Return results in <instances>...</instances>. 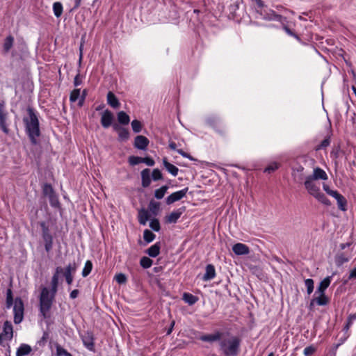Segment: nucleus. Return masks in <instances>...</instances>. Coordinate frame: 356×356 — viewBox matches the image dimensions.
<instances>
[{"mask_svg": "<svg viewBox=\"0 0 356 356\" xmlns=\"http://www.w3.org/2000/svg\"><path fill=\"white\" fill-rule=\"evenodd\" d=\"M61 272V266H58L55 268V271L51 280V289H49L46 286H42L41 288L39 296V313L44 319H48L51 317L50 310L58 291L59 276Z\"/></svg>", "mask_w": 356, "mask_h": 356, "instance_id": "1", "label": "nucleus"}, {"mask_svg": "<svg viewBox=\"0 0 356 356\" xmlns=\"http://www.w3.org/2000/svg\"><path fill=\"white\" fill-rule=\"evenodd\" d=\"M26 112L28 115L24 116L22 120L25 133L31 145H37L39 144L38 138L41 136L39 121L40 115L38 112L31 106L26 108Z\"/></svg>", "mask_w": 356, "mask_h": 356, "instance_id": "2", "label": "nucleus"}, {"mask_svg": "<svg viewBox=\"0 0 356 356\" xmlns=\"http://www.w3.org/2000/svg\"><path fill=\"white\" fill-rule=\"evenodd\" d=\"M241 342L239 337L224 332L219 343V350L224 356H237L240 352Z\"/></svg>", "mask_w": 356, "mask_h": 356, "instance_id": "3", "label": "nucleus"}, {"mask_svg": "<svg viewBox=\"0 0 356 356\" xmlns=\"http://www.w3.org/2000/svg\"><path fill=\"white\" fill-rule=\"evenodd\" d=\"M11 288L12 283L10 282V287L6 291V307L7 309L11 308L13 305V296ZM24 311V306L22 298L19 297L15 298L13 305L14 323L15 324H19L23 321Z\"/></svg>", "mask_w": 356, "mask_h": 356, "instance_id": "4", "label": "nucleus"}, {"mask_svg": "<svg viewBox=\"0 0 356 356\" xmlns=\"http://www.w3.org/2000/svg\"><path fill=\"white\" fill-rule=\"evenodd\" d=\"M254 2L257 6V13H259L261 18L268 21H280L282 15L277 14L271 9H267V6L262 0H255Z\"/></svg>", "mask_w": 356, "mask_h": 356, "instance_id": "5", "label": "nucleus"}, {"mask_svg": "<svg viewBox=\"0 0 356 356\" xmlns=\"http://www.w3.org/2000/svg\"><path fill=\"white\" fill-rule=\"evenodd\" d=\"M40 226L42 229V238L44 243V249L47 252H49L53 248L54 238L50 232L49 226L45 222L42 221L40 222Z\"/></svg>", "mask_w": 356, "mask_h": 356, "instance_id": "6", "label": "nucleus"}, {"mask_svg": "<svg viewBox=\"0 0 356 356\" xmlns=\"http://www.w3.org/2000/svg\"><path fill=\"white\" fill-rule=\"evenodd\" d=\"M10 124L9 114L6 108L5 102L2 101L0 102V129L6 135L10 133Z\"/></svg>", "mask_w": 356, "mask_h": 356, "instance_id": "7", "label": "nucleus"}, {"mask_svg": "<svg viewBox=\"0 0 356 356\" xmlns=\"http://www.w3.org/2000/svg\"><path fill=\"white\" fill-rule=\"evenodd\" d=\"M113 129L118 133V140L119 142H124L129 140L130 133L128 129L120 125L119 124L114 123L113 124Z\"/></svg>", "mask_w": 356, "mask_h": 356, "instance_id": "8", "label": "nucleus"}, {"mask_svg": "<svg viewBox=\"0 0 356 356\" xmlns=\"http://www.w3.org/2000/svg\"><path fill=\"white\" fill-rule=\"evenodd\" d=\"M188 191V188L186 187L180 191H176L170 194L167 197L165 202L167 204H171L175 202H177L184 197Z\"/></svg>", "mask_w": 356, "mask_h": 356, "instance_id": "9", "label": "nucleus"}, {"mask_svg": "<svg viewBox=\"0 0 356 356\" xmlns=\"http://www.w3.org/2000/svg\"><path fill=\"white\" fill-rule=\"evenodd\" d=\"M304 185L308 193L313 197L321 191L319 185L311 178L306 177Z\"/></svg>", "mask_w": 356, "mask_h": 356, "instance_id": "10", "label": "nucleus"}, {"mask_svg": "<svg viewBox=\"0 0 356 356\" xmlns=\"http://www.w3.org/2000/svg\"><path fill=\"white\" fill-rule=\"evenodd\" d=\"M149 143V140L147 137L138 135L134 138V146L138 149L145 151L147 149Z\"/></svg>", "mask_w": 356, "mask_h": 356, "instance_id": "11", "label": "nucleus"}, {"mask_svg": "<svg viewBox=\"0 0 356 356\" xmlns=\"http://www.w3.org/2000/svg\"><path fill=\"white\" fill-rule=\"evenodd\" d=\"M224 335V332L216 331L213 334H203L199 337L202 341L212 343L214 341H220L221 338Z\"/></svg>", "mask_w": 356, "mask_h": 356, "instance_id": "12", "label": "nucleus"}, {"mask_svg": "<svg viewBox=\"0 0 356 356\" xmlns=\"http://www.w3.org/2000/svg\"><path fill=\"white\" fill-rule=\"evenodd\" d=\"M113 119H114V116H113V114L112 113V112L108 109L105 110L102 113V117H101L102 126L105 129L108 128L111 125L113 126Z\"/></svg>", "mask_w": 356, "mask_h": 356, "instance_id": "13", "label": "nucleus"}, {"mask_svg": "<svg viewBox=\"0 0 356 356\" xmlns=\"http://www.w3.org/2000/svg\"><path fill=\"white\" fill-rule=\"evenodd\" d=\"M94 337L92 332H87L82 337V341L84 346L90 351H95Z\"/></svg>", "mask_w": 356, "mask_h": 356, "instance_id": "14", "label": "nucleus"}, {"mask_svg": "<svg viewBox=\"0 0 356 356\" xmlns=\"http://www.w3.org/2000/svg\"><path fill=\"white\" fill-rule=\"evenodd\" d=\"M15 38L12 35H7L2 44V54L6 55L10 52L14 45Z\"/></svg>", "mask_w": 356, "mask_h": 356, "instance_id": "15", "label": "nucleus"}, {"mask_svg": "<svg viewBox=\"0 0 356 356\" xmlns=\"http://www.w3.org/2000/svg\"><path fill=\"white\" fill-rule=\"evenodd\" d=\"M186 207H181L177 210L171 212L168 216H167V222L169 223H176L178 220V219L181 217V216L183 214V213L185 211Z\"/></svg>", "mask_w": 356, "mask_h": 356, "instance_id": "16", "label": "nucleus"}, {"mask_svg": "<svg viewBox=\"0 0 356 356\" xmlns=\"http://www.w3.org/2000/svg\"><path fill=\"white\" fill-rule=\"evenodd\" d=\"M232 251L236 255H245L249 254L250 248L245 244L238 243L232 246Z\"/></svg>", "mask_w": 356, "mask_h": 356, "instance_id": "17", "label": "nucleus"}, {"mask_svg": "<svg viewBox=\"0 0 356 356\" xmlns=\"http://www.w3.org/2000/svg\"><path fill=\"white\" fill-rule=\"evenodd\" d=\"M76 271V264L75 262L70 263L64 269L62 268V272L60 273L59 278L63 275L65 278L73 277Z\"/></svg>", "mask_w": 356, "mask_h": 356, "instance_id": "18", "label": "nucleus"}, {"mask_svg": "<svg viewBox=\"0 0 356 356\" xmlns=\"http://www.w3.org/2000/svg\"><path fill=\"white\" fill-rule=\"evenodd\" d=\"M307 177L311 178L312 180L316 181L318 179L321 180H327L328 179V177L323 169L317 167L314 169L313 175H309Z\"/></svg>", "mask_w": 356, "mask_h": 356, "instance_id": "19", "label": "nucleus"}, {"mask_svg": "<svg viewBox=\"0 0 356 356\" xmlns=\"http://www.w3.org/2000/svg\"><path fill=\"white\" fill-rule=\"evenodd\" d=\"M140 175L142 186L143 188L149 187L152 179L150 176V170L149 168H145L141 171Z\"/></svg>", "mask_w": 356, "mask_h": 356, "instance_id": "20", "label": "nucleus"}, {"mask_svg": "<svg viewBox=\"0 0 356 356\" xmlns=\"http://www.w3.org/2000/svg\"><path fill=\"white\" fill-rule=\"evenodd\" d=\"M6 339L10 341L13 337V327L12 323L6 321L3 323V331L1 333Z\"/></svg>", "mask_w": 356, "mask_h": 356, "instance_id": "21", "label": "nucleus"}, {"mask_svg": "<svg viewBox=\"0 0 356 356\" xmlns=\"http://www.w3.org/2000/svg\"><path fill=\"white\" fill-rule=\"evenodd\" d=\"M331 283V277L327 276L324 278L320 283L318 286L317 287L314 296H316L317 293H325L326 289L329 287Z\"/></svg>", "mask_w": 356, "mask_h": 356, "instance_id": "22", "label": "nucleus"}, {"mask_svg": "<svg viewBox=\"0 0 356 356\" xmlns=\"http://www.w3.org/2000/svg\"><path fill=\"white\" fill-rule=\"evenodd\" d=\"M216 277V269L213 265L208 264L205 268V273L202 280L205 282L213 280Z\"/></svg>", "mask_w": 356, "mask_h": 356, "instance_id": "23", "label": "nucleus"}, {"mask_svg": "<svg viewBox=\"0 0 356 356\" xmlns=\"http://www.w3.org/2000/svg\"><path fill=\"white\" fill-rule=\"evenodd\" d=\"M149 213L145 208H141L138 211V220L140 225H145L147 222L149 220Z\"/></svg>", "mask_w": 356, "mask_h": 356, "instance_id": "24", "label": "nucleus"}, {"mask_svg": "<svg viewBox=\"0 0 356 356\" xmlns=\"http://www.w3.org/2000/svg\"><path fill=\"white\" fill-rule=\"evenodd\" d=\"M161 250V242H157L150 246L148 249L146 250L145 252L150 257H157L160 253Z\"/></svg>", "mask_w": 356, "mask_h": 356, "instance_id": "25", "label": "nucleus"}, {"mask_svg": "<svg viewBox=\"0 0 356 356\" xmlns=\"http://www.w3.org/2000/svg\"><path fill=\"white\" fill-rule=\"evenodd\" d=\"M107 103L113 108H118L120 105L118 99L111 91H109L107 94Z\"/></svg>", "mask_w": 356, "mask_h": 356, "instance_id": "26", "label": "nucleus"}, {"mask_svg": "<svg viewBox=\"0 0 356 356\" xmlns=\"http://www.w3.org/2000/svg\"><path fill=\"white\" fill-rule=\"evenodd\" d=\"M32 351L31 347L26 343H22L16 351V356H26Z\"/></svg>", "mask_w": 356, "mask_h": 356, "instance_id": "27", "label": "nucleus"}, {"mask_svg": "<svg viewBox=\"0 0 356 356\" xmlns=\"http://www.w3.org/2000/svg\"><path fill=\"white\" fill-rule=\"evenodd\" d=\"M182 300L188 305H193L199 300V298L192 293L184 292L182 295Z\"/></svg>", "mask_w": 356, "mask_h": 356, "instance_id": "28", "label": "nucleus"}, {"mask_svg": "<svg viewBox=\"0 0 356 356\" xmlns=\"http://www.w3.org/2000/svg\"><path fill=\"white\" fill-rule=\"evenodd\" d=\"M206 122H207V124L209 126H210L213 129H214L216 131L218 132L220 134H222V133H223L222 131L220 130L218 128V122H219V119H218V117H216V116H210V117L207 118Z\"/></svg>", "mask_w": 356, "mask_h": 356, "instance_id": "29", "label": "nucleus"}, {"mask_svg": "<svg viewBox=\"0 0 356 356\" xmlns=\"http://www.w3.org/2000/svg\"><path fill=\"white\" fill-rule=\"evenodd\" d=\"M163 164L169 173L175 177L177 175L179 172L178 168L169 163L166 158L163 159Z\"/></svg>", "mask_w": 356, "mask_h": 356, "instance_id": "30", "label": "nucleus"}, {"mask_svg": "<svg viewBox=\"0 0 356 356\" xmlns=\"http://www.w3.org/2000/svg\"><path fill=\"white\" fill-rule=\"evenodd\" d=\"M118 121L122 125H127L130 122V118L124 111H120L117 114Z\"/></svg>", "mask_w": 356, "mask_h": 356, "instance_id": "31", "label": "nucleus"}, {"mask_svg": "<svg viewBox=\"0 0 356 356\" xmlns=\"http://www.w3.org/2000/svg\"><path fill=\"white\" fill-rule=\"evenodd\" d=\"M317 295L318 296L314 298L317 305L325 306L329 302V299L325 293H317Z\"/></svg>", "mask_w": 356, "mask_h": 356, "instance_id": "32", "label": "nucleus"}, {"mask_svg": "<svg viewBox=\"0 0 356 356\" xmlns=\"http://www.w3.org/2000/svg\"><path fill=\"white\" fill-rule=\"evenodd\" d=\"M42 192L43 195L47 197L56 193L51 184L48 183H45L43 184L42 187Z\"/></svg>", "mask_w": 356, "mask_h": 356, "instance_id": "33", "label": "nucleus"}, {"mask_svg": "<svg viewBox=\"0 0 356 356\" xmlns=\"http://www.w3.org/2000/svg\"><path fill=\"white\" fill-rule=\"evenodd\" d=\"M314 197L325 206L331 205L330 200L321 191Z\"/></svg>", "mask_w": 356, "mask_h": 356, "instance_id": "34", "label": "nucleus"}, {"mask_svg": "<svg viewBox=\"0 0 356 356\" xmlns=\"http://www.w3.org/2000/svg\"><path fill=\"white\" fill-rule=\"evenodd\" d=\"M49 204L51 207L55 209H59L60 207V203L58 200V196L56 193L48 197Z\"/></svg>", "mask_w": 356, "mask_h": 356, "instance_id": "35", "label": "nucleus"}, {"mask_svg": "<svg viewBox=\"0 0 356 356\" xmlns=\"http://www.w3.org/2000/svg\"><path fill=\"white\" fill-rule=\"evenodd\" d=\"M168 188L169 187L167 185L162 186L154 191V197L158 200L162 199Z\"/></svg>", "mask_w": 356, "mask_h": 356, "instance_id": "36", "label": "nucleus"}, {"mask_svg": "<svg viewBox=\"0 0 356 356\" xmlns=\"http://www.w3.org/2000/svg\"><path fill=\"white\" fill-rule=\"evenodd\" d=\"M336 200L338 208L342 211H346L347 210V200L345 197L341 195Z\"/></svg>", "mask_w": 356, "mask_h": 356, "instance_id": "37", "label": "nucleus"}, {"mask_svg": "<svg viewBox=\"0 0 356 356\" xmlns=\"http://www.w3.org/2000/svg\"><path fill=\"white\" fill-rule=\"evenodd\" d=\"M156 235L149 229H145L143 232V238L147 243L152 242L155 239Z\"/></svg>", "mask_w": 356, "mask_h": 356, "instance_id": "38", "label": "nucleus"}, {"mask_svg": "<svg viewBox=\"0 0 356 356\" xmlns=\"http://www.w3.org/2000/svg\"><path fill=\"white\" fill-rule=\"evenodd\" d=\"M330 142H331V136L330 135H328L321 141V143L318 145H317L315 147V150L318 151L320 149H325L330 145Z\"/></svg>", "mask_w": 356, "mask_h": 356, "instance_id": "39", "label": "nucleus"}, {"mask_svg": "<svg viewBox=\"0 0 356 356\" xmlns=\"http://www.w3.org/2000/svg\"><path fill=\"white\" fill-rule=\"evenodd\" d=\"M63 5L60 2H55L53 4V11L54 14L56 17H59L61 16L63 13Z\"/></svg>", "mask_w": 356, "mask_h": 356, "instance_id": "40", "label": "nucleus"}, {"mask_svg": "<svg viewBox=\"0 0 356 356\" xmlns=\"http://www.w3.org/2000/svg\"><path fill=\"white\" fill-rule=\"evenodd\" d=\"M92 263L90 260H87L85 263L83 269L82 270V276L83 277H87L92 271Z\"/></svg>", "mask_w": 356, "mask_h": 356, "instance_id": "41", "label": "nucleus"}, {"mask_svg": "<svg viewBox=\"0 0 356 356\" xmlns=\"http://www.w3.org/2000/svg\"><path fill=\"white\" fill-rule=\"evenodd\" d=\"M152 264L153 261L147 257H143L140 260V265L145 269L150 268Z\"/></svg>", "mask_w": 356, "mask_h": 356, "instance_id": "42", "label": "nucleus"}, {"mask_svg": "<svg viewBox=\"0 0 356 356\" xmlns=\"http://www.w3.org/2000/svg\"><path fill=\"white\" fill-rule=\"evenodd\" d=\"M148 207L152 214L156 216L159 211L160 204L159 202L152 200L149 202Z\"/></svg>", "mask_w": 356, "mask_h": 356, "instance_id": "43", "label": "nucleus"}, {"mask_svg": "<svg viewBox=\"0 0 356 356\" xmlns=\"http://www.w3.org/2000/svg\"><path fill=\"white\" fill-rule=\"evenodd\" d=\"M131 124L132 130L134 133L138 134L142 131L143 125L140 121L138 120H134Z\"/></svg>", "mask_w": 356, "mask_h": 356, "instance_id": "44", "label": "nucleus"}, {"mask_svg": "<svg viewBox=\"0 0 356 356\" xmlns=\"http://www.w3.org/2000/svg\"><path fill=\"white\" fill-rule=\"evenodd\" d=\"M56 349L57 356H73L70 353L67 351V350H65L59 344H56Z\"/></svg>", "mask_w": 356, "mask_h": 356, "instance_id": "45", "label": "nucleus"}, {"mask_svg": "<svg viewBox=\"0 0 356 356\" xmlns=\"http://www.w3.org/2000/svg\"><path fill=\"white\" fill-rule=\"evenodd\" d=\"M340 152H341L340 147L338 146L337 147L333 148V149L330 152L331 158H332L333 159L335 160L334 165H335L336 168L338 165V162H337V159L339 157Z\"/></svg>", "mask_w": 356, "mask_h": 356, "instance_id": "46", "label": "nucleus"}, {"mask_svg": "<svg viewBox=\"0 0 356 356\" xmlns=\"http://www.w3.org/2000/svg\"><path fill=\"white\" fill-rule=\"evenodd\" d=\"M128 162L130 165L134 166L143 163V158L137 156H130L128 159Z\"/></svg>", "mask_w": 356, "mask_h": 356, "instance_id": "47", "label": "nucleus"}, {"mask_svg": "<svg viewBox=\"0 0 356 356\" xmlns=\"http://www.w3.org/2000/svg\"><path fill=\"white\" fill-rule=\"evenodd\" d=\"M151 177L152 180L154 181L161 180L163 178L162 172L158 168H155L152 170Z\"/></svg>", "mask_w": 356, "mask_h": 356, "instance_id": "48", "label": "nucleus"}, {"mask_svg": "<svg viewBox=\"0 0 356 356\" xmlns=\"http://www.w3.org/2000/svg\"><path fill=\"white\" fill-rule=\"evenodd\" d=\"M314 280L311 278H308L305 280V285L307 288V292L309 295L311 294L314 291Z\"/></svg>", "mask_w": 356, "mask_h": 356, "instance_id": "49", "label": "nucleus"}, {"mask_svg": "<svg viewBox=\"0 0 356 356\" xmlns=\"http://www.w3.org/2000/svg\"><path fill=\"white\" fill-rule=\"evenodd\" d=\"M355 320H356V314L349 315L343 327V330L348 331Z\"/></svg>", "mask_w": 356, "mask_h": 356, "instance_id": "50", "label": "nucleus"}, {"mask_svg": "<svg viewBox=\"0 0 356 356\" xmlns=\"http://www.w3.org/2000/svg\"><path fill=\"white\" fill-rule=\"evenodd\" d=\"M150 228L154 232H159L161 229L159 220L157 218H153L149 222Z\"/></svg>", "mask_w": 356, "mask_h": 356, "instance_id": "51", "label": "nucleus"}, {"mask_svg": "<svg viewBox=\"0 0 356 356\" xmlns=\"http://www.w3.org/2000/svg\"><path fill=\"white\" fill-rule=\"evenodd\" d=\"M80 96V89L76 88L74 89L71 92L70 95V102H75Z\"/></svg>", "mask_w": 356, "mask_h": 356, "instance_id": "52", "label": "nucleus"}, {"mask_svg": "<svg viewBox=\"0 0 356 356\" xmlns=\"http://www.w3.org/2000/svg\"><path fill=\"white\" fill-rule=\"evenodd\" d=\"M280 165L277 162L270 163L265 169L264 172L271 173L279 168Z\"/></svg>", "mask_w": 356, "mask_h": 356, "instance_id": "53", "label": "nucleus"}, {"mask_svg": "<svg viewBox=\"0 0 356 356\" xmlns=\"http://www.w3.org/2000/svg\"><path fill=\"white\" fill-rule=\"evenodd\" d=\"M115 280L120 284H125L127 282V276L124 273H120L115 275Z\"/></svg>", "mask_w": 356, "mask_h": 356, "instance_id": "54", "label": "nucleus"}, {"mask_svg": "<svg viewBox=\"0 0 356 356\" xmlns=\"http://www.w3.org/2000/svg\"><path fill=\"white\" fill-rule=\"evenodd\" d=\"M49 337V334L48 332H47V331L43 332L42 337L38 341V345L40 346H44Z\"/></svg>", "mask_w": 356, "mask_h": 356, "instance_id": "55", "label": "nucleus"}, {"mask_svg": "<svg viewBox=\"0 0 356 356\" xmlns=\"http://www.w3.org/2000/svg\"><path fill=\"white\" fill-rule=\"evenodd\" d=\"M349 261L348 258L346 257V256H344L343 254L339 255L337 257V259H336V262H337V266H341L342 264H343L344 263H346Z\"/></svg>", "mask_w": 356, "mask_h": 356, "instance_id": "56", "label": "nucleus"}, {"mask_svg": "<svg viewBox=\"0 0 356 356\" xmlns=\"http://www.w3.org/2000/svg\"><path fill=\"white\" fill-rule=\"evenodd\" d=\"M316 351V348L313 346H309L305 348L304 349V355L305 356H311Z\"/></svg>", "mask_w": 356, "mask_h": 356, "instance_id": "57", "label": "nucleus"}, {"mask_svg": "<svg viewBox=\"0 0 356 356\" xmlns=\"http://www.w3.org/2000/svg\"><path fill=\"white\" fill-rule=\"evenodd\" d=\"M84 43H85V35L82 36L81 40L80 46L79 48V64H81L82 58H83V50Z\"/></svg>", "mask_w": 356, "mask_h": 356, "instance_id": "58", "label": "nucleus"}, {"mask_svg": "<svg viewBox=\"0 0 356 356\" xmlns=\"http://www.w3.org/2000/svg\"><path fill=\"white\" fill-rule=\"evenodd\" d=\"M87 94H88V91L86 89H84L83 91H82V94L81 95L80 94V96L79 97V103H78V105L79 106H82L83 105V103L85 102V99H86V97L87 96Z\"/></svg>", "mask_w": 356, "mask_h": 356, "instance_id": "59", "label": "nucleus"}, {"mask_svg": "<svg viewBox=\"0 0 356 356\" xmlns=\"http://www.w3.org/2000/svg\"><path fill=\"white\" fill-rule=\"evenodd\" d=\"M143 163H145L148 166H154L155 164L154 160L149 156L143 158Z\"/></svg>", "mask_w": 356, "mask_h": 356, "instance_id": "60", "label": "nucleus"}, {"mask_svg": "<svg viewBox=\"0 0 356 356\" xmlns=\"http://www.w3.org/2000/svg\"><path fill=\"white\" fill-rule=\"evenodd\" d=\"M82 83V81L80 78V72L78 71L77 74L75 76L74 79V85L75 87L80 86Z\"/></svg>", "mask_w": 356, "mask_h": 356, "instance_id": "61", "label": "nucleus"}, {"mask_svg": "<svg viewBox=\"0 0 356 356\" xmlns=\"http://www.w3.org/2000/svg\"><path fill=\"white\" fill-rule=\"evenodd\" d=\"M284 29L288 35L293 36L298 40H300L299 36L297 34H296L293 31H291L289 27L284 26Z\"/></svg>", "mask_w": 356, "mask_h": 356, "instance_id": "62", "label": "nucleus"}, {"mask_svg": "<svg viewBox=\"0 0 356 356\" xmlns=\"http://www.w3.org/2000/svg\"><path fill=\"white\" fill-rule=\"evenodd\" d=\"M352 279H356V267L350 271L348 280H346L344 284H346L348 280Z\"/></svg>", "mask_w": 356, "mask_h": 356, "instance_id": "63", "label": "nucleus"}, {"mask_svg": "<svg viewBox=\"0 0 356 356\" xmlns=\"http://www.w3.org/2000/svg\"><path fill=\"white\" fill-rule=\"evenodd\" d=\"M328 195L337 200V198L339 197L341 194H340L337 191L332 190V191H330Z\"/></svg>", "mask_w": 356, "mask_h": 356, "instance_id": "64", "label": "nucleus"}]
</instances>
